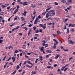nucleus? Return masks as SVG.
Listing matches in <instances>:
<instances>
[{
    "label": "nucleus",
    "instance_id": "1",
    "mask_svg": "<svg viewBox=\"0 0 75 75\" xmlns=\"http://www.w3.org/2000/svg\"><path fill=\"white\" fill-rule=\"evenodd\" d=\"M53 40L54 41V42H56V44L55 43H54V46H53V47L55 49V48H56V47H57V46H55L57 45L58 43V42L57 41V40H56L55 39H53Z\"/></svg>",
    "mask_w": 75,
    "mask_h": 75
},
{
    "label": "nucleus",
    "instance_id": "2",
    "mask_svg": "<svg viewBox=\"0 0 75 75\" xmlns=\"http://www.w3.org/2000/svg\"><path fill=\"white\" fill-rule=\"evenodd\" d=\"M68 41L69 44H75V42H73L72 40H69Z\"/></svg>",
    "mask_w": 75,
    "mask_h": 75
},
{
    "label": "nucleus",
    "instance_id": "3",
    "mask_svg": "<svg viewBox=\"0 0 75 75\" xmlns=\"http://www.w3.org/2000/svg\"><path fill=\"white\" fill-rule=\"evenodd\" d=\"M54 11L52 10L50 11V12H52L51 13V14H52V16H54V15H55V12Z\"/></svg>",
    "mask_w": 75,
    "mask_h": 75
},
{
    "label": "nucleus",
    "instance_id": "4",
    "mask_svg": "<svg viewBox=\"0 0 75 75\" xmlns=\"http://www.w3.org/2000/svg\"><path fill=\"white\" fill-rule=\"evenodd\" d=\"M44 47H41V48H39L40 50V51L41 52H42V51H44Z\"/></svg>",
    "mask_w": 75,
    "mask_h": 75
},
{
    "label": "nucleus",
    "instance_id": "5",
    "mask_svg": "<svg viewBox=\"0 0 75 75\" xmlns=\"http://www.w3.org/2000/svg\"><path fill=\"white\" fill-rule=\"evenodd\" d=\"M31 7L32 8H35L36 7V6H35V5L33 4H31Z\"/></svg>",
    "mask_w": 75,
    "mask_h": 75
},
{
    "label": "nucleus",
    "instance_id": "6",
    "mask_svg": "<svg viewBox=\"0 0 75 75\" xmlns=\"http://www.w3.org/2000/svg\"><path fill=\"white\" fill-rule=\"evenodd\" d=\"M33 66V64L31 66H30L29 65L27 64L26 65V67H28V68H31Z\"/></svg>",
    "mask_w": 75,
    "mask_h": 75
},
{
    "label": "nucleus",
    "instance_id": "7",
    "mask_svg": "<svg viewBox=\"0 0 75 75\" xmlns=\"http://www.w3.org/2000/svg\"><path fill=\"white\" fill-rule=\"evenodd\" d=\"M57 34H58V35H60L61 34V32L59 30H58L57 31Z\"/></svg>",
    "mask_w": 75,
    "mask_h": 75
},
{
    "label": "nucleus",
    "instance_id": "8",
    "mask_svg": "<svg viewBox=\"0 0 75 75\" xmlns=\"http://www.w3.org/2000/svg\"><path fill=\"white\" fill-rule=\"evenodd\" d=\"M12 60H13V62H14V61H16V58H14V57H13L12 58Z\"/></svg>",
    "mask_w": 75,
    "mask_h": 75
},
{
    "label": "nucleus",
    "instance_id": "9",
    "mask_svg": "<svg viewBox=\"0 0 75 75\" xmlns=\"http://www.w3.org/2000/svg\"><path fill=\"white\" fill-rule=\"evenodd\" d=\"M18 10L17 9H16L15 11L14 12V13H13V14H15L17 12H18Z\"/></svg>",
    "mask_w": 75,
    "mask_h": 75
},
{
    "label": "nucleus",
    "instance_id": "10",
    "mask_svg": "<svg viewBox=\"0 0 75 75\" xmlns=\"http://www.w3.org/2000/svg\"><path fill=\"white\" fill-rule=\"evenodd\" d=\"M27 62L29 64H30V65H33L32 63H30V61H27Z\"/></svg>",
    "mask_w": 75,
    "mask_h": 75
},
{
    "label": "nucleus",
    "instance_id": "11",
    "mask_svg": "<svg viewBox=\"0 0 75 75\" xmlns=\"http://www.w3.org/2000/svg\"><path fill=\"white\" fill-rule=\"evenodd\" d=\"M46 52H49V53H51L52 52V51L50 50H47Z\"/></svg>",
    "mask_w": 75,
    "mask_h": 75
},
{
    "label": "nucleus",
    "instance_id": "12",
    "mask_svg": "<svg viewBox=\"0 0 75 75\" xmlns=\"http://www.w3.org/2000/svg\"><path fill=\"white\" fill-rule=\"evenodd\" d=\"M59 57V54H58L57 55V56H56L55 57V59H57V58H58Z\"/></svg>",
    "mask_w": 75,
    "mask_h": 75
},
{
    "label": "nucleus",
    "instance_id": "13",
    "mask_svg": "<svg viewBox=\"0 0 75 75\" xmlns=\"http://www.w3.org/2000/svg\"><path fill=\"white\" fill-rule=\"evenodd\" d=\"M27 3H28V2H23V5H24L25 6H27Z\"/></svg>",
    "mask_w": 75,
    "mask_h": 75
},
{
    "label": "nucleus",
    "instance_id": "14",
    "mask_svg": "<svg viewBox=\"0 0 75 75\" xmlns=\"http://www.w3.org/2000/svg\"><path fill=\"white\" fill-rule=\"evenodd\" d=\"M61 1L63 3H66V1L65 0H62Z\"/></svg>",
    "mask_w": 75,
    "mask_h": 75
},
{
    "label": "nucleus",
    "instance_id": "15",
    "mask_svg": "<svg viewBox=\"0 0 75 75\" xmlns=\"http://www.w3.org/2000/svg\"><path fill=\"white\" fill-rule=\"evenodd\" d=\"M47 68H51V69H53V67H51V66H47Z\"/></svg>",
    "mask_w": 75,
    "mask_h": 75
},
{
    "label": "nucleus",
    "instance_id": "16",
    "mask_svg": "<svg viewBox=\"0 0 75 75\" xmlns=\"http://www.w3.org/2000/svg\"><path fill=\"white\" fill-rule=\"evenodd\" d=\"M25 45H23L22 46V48H23V49H25Z\"/></svg>",
    "mask_w": 75,
    "mask_h": 75
},
{
    "label": "nucleus",
    "instance_id": "17",
    "mask_svg": "<svg viewBox=\"0 0 75 75\" xmlns=\"http://www.w3.org/2000/svg\"><path fill=\"white\" fill-rule=\"evenodd\" d=\"M75 31V30L74 29H70V31L71 32H74Z\"/></svg>",
    "mask_w": 75,
    "mask_h": 75
},
{
    "label": "nucleus",
    "instance_id": "18",
    "mask_svg": "<svg viewBox=\"0 0 75 75\" xmlns=\"http://www.w3.org/2000/svg\"><path fill=\"white\" fill-rule=\"evenodd\" d=\"M37 23H38V21H35L34 23V24H37Z\"/></svg>",
    "mask_w": 75,
    "mask_h": 75
},
{
    "label": "nucleus",
    "instance_id": "19",
    "mask_svg": "<svg viewBox=\"0 0 75 75\" xmlns=\"http://www.w3.org/2000/svg\"><path fill=\"white\" fill-rule=\"evenodd\" d=\"M39 25L40 27H43V26H44V25H43V24H39Z\"/></svg>",
    "mask_w": 75,
    "mask_h": 75
},
{
    "label": "nucleus",
    "instance_id": "20",
    "mask_svg": "<svg viewBox=\"0 0 75 75\" xmlns=\"http://www.w3.org/2000/svg\"><path fill=\"white\" fill-rule=\"evenodd\" d=\"M20 68V66H19V65H18L16 67V69H18Z\"/></svg>",
    "mask_w": 75,
    "mask_h": 75
},
{
    "label": "nucleus",
    "instance_id": "21",
    "mask_svg": "<svg viewBox=\"0 0 75 75\" xmlns=\"http://www.w3.org/2000/svg\"><path fill=\"white\" fill-rule=\"evenodd\" d=\"M38 32H39V31H38V29H37L36 30H35V33H38Z\"/></svg>",
    "mask_w": 75,
    "mask_h": 75
},
{
    "label": "nucleus",
    "instance_id": "22",
    "mask_svg": "<svg viewBox=\"0 0 75 75\" xmlns=\"http://www.w3.org/2000/svg\"><path fill=\"white\" fill-rule=\"evenodd\" d=\"M23 28H24V29H25V30H26V31L27 30H28V28H26V27H24Z\"/></svg>",
    "mask_w": 75,
    "mask_h": 75
},
{
    "label": "nucleus",
    "instance_id": "23",
    "mask_svg": "<svg viewBox=\"0 0 75 75\" xmlns=\"http://www.w3.org/2000/svg\"><path fill=\"white\" fill-rule=\"evenodd\" d=\"M10 48H12V50H13V47H12V46H10L8 47V49L10 50Z\"/></svg>",
    "mask_w": 75,
    "mask_h": 75
},
{
    "label": "nucleus",
    "instance_id": "24",
    "mask_svg": "<svg viewBox=\"0 0 75 75\" xmlns=\"http://www.w3.org/2000/svg\"><path fill=\"white\" fill-rule=\"evenodd\" d=\"M50 55H51V54H50L49 55H47L46 56V58H48V57H49V56H50Z\"/></svg>",
    "mask_w": 75,
    "mask_h": 75
},
{
    "label": "nucleus",
    "instance_id": "25",
    "mask_svg": "<svg viewBox=\"0 0 75 75\" xmlns=\"http://www.w3.org/2000/svg\"><path fill=\"white\" fill-rule=\"evenodd\" d=\"M4 5L5 7H7V6H9V4H5Z\"/></svg>",
    "mask_w": 75,
    "mask_h": 75
},
{
    "label": "nucleus",
    "instance_id": "26",
    "mask_svg": "<svg viewBox=\"0 0 75 75\" xmlns=\"http://www.w3.org/2000/svg\"><path fill=\"white\" fill-rule=\"evenodd\" d=\"M65 67L64 66H63L62 69H61V70H64V68H65Z\"/></svg>",
    "mask_w": 75,
    "mask_h": 75
},
{
    "label": "nucleus",
    "instance_id": "27",
    "mask_svg": "<svg viewBox=\"0 0 75 75\" xmlns=\"http://www.w3.org/2000/svg\"><path fill=\"white\" fill-rule=\"evenodd\" d=\"M18 52V51L17 50H16L15 51V52L14 53V54H16V53H17V52Z\"/></svg>",
    "mask_w": 75,
    "mask_h": 75
},
{
    "label": "nucleus",
    "instance_id": "28",
    "mask_svg": "<svg viewBox=\"0 0 75 75\" xmlns=\"http://www.w3.org/2000/svg\"><path fill=\"white\" fill-rule=\"evenodd\" d=\"M46 18H48V17H49V15L47 14V13L46 14Z\"/></svg>",
    "mask_w": 75,
    "mask_h": 75
},
{
    "label": "nucleus",
    "instance_id": "29",
    "mask_svg": "<svg viewBox=\"0 0 75 75\" xmlns=\"http://www.w3.org/2000/svg\"><path fill=\"white\" fill-rule=\"evenodd\" d=\"M47 12H48V11L46 12H44L42 13V15H43V16L45 15V14L47 13Z\"/></svg>",
    "mask_w": 75,
    "mask_h": 75
},
{
    "label": "nucleus",
    "instance_id": "30",
    "mask_svg": "<svg viewBox=\"0 0 75 75\" xmlns=\"http://www.w3.org/2000/svg\"><path fill=\"white\" fill-rule=\"evenodd\" d=\"M33 28L34 30H36V27L34 26L33 27Z\"/></svg>",
    "mask_w": 75,
    "mask_h": 75
},
{
    "label": "nucleus",
    "instance_id": "31",
    "mask_svg": "<svg viewBox=\"0 0 75 75\" xmlns=\"http://www.w3.org/2000/svg\"><path fill=\"white\" fill-rule=\"evenodd\" d=\"M48 44H46V45L45 46V47L46 48L47 47H48Z\"/></svg>",
    "mask_w": 75,
    "mask_h": 75
},
{
    "label": "nucleus",
    "instance_id": "32",
    "mask_svg": "<svg viewBox=\"0 0 75 75\" xmlns=\"http://www.w3.org/2000/svg\"><path fill=\"white\" fill-rule=\"evenodd\" d=\"M52 35H53V36L54 37H55L57 36V35L54 34H53Z\"/></svg>",
    "mask_w": 75,
    "mask_h": 75
},
{
    "label": "nucleus",
    "instance_id": "33",
    "mask_svg": "<svg viewBox=\"0 0 75 75\" xmlns=\"http://www.w3.org/2000/svg\"><path fill=\"white\" fill-rule=\"evenodd\" d=\"M36 73H37V71H35L33 72V73L32 74H33V75H34V74H36Z\"/></svg>",
    "mask_w": 75,
    "mask_h": 75
},
{
    "label": "nucleus",
    "instance_id": "34",
    "mask_svg": "<svg viewBox=\"0 0 75 75\" xmlns=\"http://www.w3.org/2000/svg\"><path fill=\"white\" fill-rule=\"evenodd\" d=\"M69 28H67V33L68 34L69 33Z\"/></svg>",
    "mask_w": 75,
    "mask_h": 75
},
{
    "label": "nucleus",
    "instance_id": "35",
    "mask_svg": "<svg viewBox=\"0 0 75 75\" xmlns=\"http://www.w3.org/2000/svg\"><path fill=\"white\" fill-rule=\"evenodd\" d=\"M68 69V67H67L66 68H65L64 69V72H65V71H67V70Z\"/></svg>",
    "mask_w": 75,
    "mask_h": 75
},
{
    "label": "nucleus",
    "instance_id": "36",
    "mask_svg": "<svg viewBox=\"0 0 75 75\" xmlns=\"http://www.w3.org/2000/svg\"><path fill=\"white\" fill-rule=\"evenodd\" d=\"M47 7L48 8H49L50 9H51V8L50 6H47Z\"/></svg>",
    "mask_w": 75,
    "mask_h": 75
},
{
    "label": "nucleus",
    "instance_id": "37",
    "mask_svg": "<svg viewBox=\"0 0 75 75\" xmlns=\"http://www.w3.org/2000/svg\"><path fill=\"white\" fill-rule=\"evenodd\" d=\"M1 7L2 8H5V5H1Z\"/></svg>",
    "mask_w": 75,
    "mask_h": 75
},
{
    "label": "nucleus",
    "instance_id": "38",
    "mask_svg": "<svg viewBox=\"0 0 75 75\" xmlns=\"http://www.w3.org/2000/svg\"><path fill=\"white\" fill-rule=\"evenodd\" d=\"M17 16H16L15 17V18H14V21H15V20H17Z\"/></svg>",
    "mask_w": 75,
    "mask_h": 75
},
{
    "label": "nucleus",
    "instance_id": "39",
    "mask_svg": "<svg viewBox=\"0 0 75 75\" xmlns=\"http://www.w3.org/2000/svg\"><path fill=\"white\" fill-rule=\"evenodd\" d=\"M17 72L16 71H15L13 72L12 73V74H16V73Z\"/></svg>",
    "mask_w": 75,
    "mask_h": 75
},
{
    "label": "nucleus",
    "instance_id": "40",
    "mask_svg": "<svg viewBox=\"0 0 75 75\" xmlns=\"http://www.w3.org/2000/svg\"><path fill=\"white\" fill-rule=\"evenodd\" d=\"M16 7H17V9H17L18 10V8H20V6H17Z\"/></svg>",
    "mask_w": 75,
    "mask_h": 75
},
{
    "label": "nucleus",
    "instance_id": "41",
    "mask_svg": "<svg viewBox=\"0 0 75 75\" xmlns=\"http://www.w3.org/2000/svg\"><path fill=\"white\" fill-rule=\"evenodd\" d=\"M42 28H43V29H45V28H46V26H43Z\"/></svg>",
    "mask_w": 75,
    "mask_h": 75
},
{
    "label": "nucleus",
    "instance_id": "42",
    "mask_svg": "<svg viewBox=\"0 0 75 75\" xmlns=\"http://www.w3.org/2000/svg\"><path fill=\"white\" fill-rule=\"evenodd\" d=\"M57 72H61V71H60V69H59L58 68V70H57Z\"/></svg>",
    "mask_w": 75,
    "mask_h": 75
},
{
    "label": "nucleus",
    "instance_id": "43",
    "mask_svg": "<svg viewBox=\"0 0 75 75\" xmlns=\"http://www.w3.org/2000/svg\"><path fill=\"white\" fill-rule=\"evenodd\" d=\"M71 27H75V25L74 24H73L71 25Z\"/></svg>",
    "mask_w": 75,
    "mask_h": 75
},
{
    "label": "nucleus",
    "instance_id": "44",
    "mask_svg": "<svg viewBox=\"0 0 75 75\" xmlns=\"http://www.w3.org/2000/svg\"><path fill=\"white\" fill-rule=\"evenodd\" d=\"M67 1H68L69 3H71L72 2V0H67Z\"/></svg>",
    "mask_w": 75,
    "mask_h": 75
},
{
    "label": "nucleus",
    "instance_id": "45",
    "mask_svg": "<svg viewBox=\"0 0 75 75\" xmlns=\"http://www.w3.org/2000/svg\"><path fill=\"white\" fill-rule=\"evenodd\" d=\"M42 29H40L39 30V31L40 32V33H42Z\"/></svg>",
    "mask_w": 75,
    "mask_h": 75
},
{
    "label": "nucleus",
    "instance_id": "46",
    "mask_svg": "<svg viewBox=\"0 0 75 75\" xmlns=\"http://www.w3.org/2000/svg\"><path fill=\"white\" fill-rule=\"evenodd\" d=\"M26 24V23H24V24H23L21 26V27H22V26H24V25H25Z\"/></svg>",
    "mask_w": 75,
    "mask_h": 75
},
{
    "label": "nucleus",
    "instance_id": "47",
    "mask_svg": "<svg viewBox=\"0 0 75 75\" xmlns=\"http://www.w3.org/2000/svg\"><path fill=\"white\" fill-rule=\"evenodd\" d=\"M54 4L55 5H58V4L55 2H54Z\"/></svg>",
    "mask_w": 75,
    "mask_h": 75
},
{
    "label": "nucleus",
    "instance_id": "48",
    "mask_svg": "<svg viewBox=\"0 0 75 75\" xmlns=\"http://www.w3.org/2000/svg\"><path fill=\"white\" fill-rule=\"evenodd\" d=\"M3 40H0V43L1 44H2V42H3Z\"/></svg>",
    "mask_w": 75,
    "mask_h": 75
},
{
    "label": "nucleus",
    "instance_id": "49",
    "mask_svg": "<svg viewBox=\"0 0 75 75\" xmlns=\"http://www.w3.org/2000/svg\"><path fill=\"white\" fill-rule=\"evenodd\" d=\"M72 58H73V57H70V58H69V61H71V60L72 59Z\"/></svg>",
    "mask_w": 75,
    "mask_h": 75
},
{
    "label": "nucleus",
    "instance_id": "50",
    "mask_svg": "<svg viewBox=\"0 0 75 75\" xmlns=\"http://www.w3.org/2000/svg\"><path fill=\"white\" fill-rule=\"evenodd\" d=\"M53 66L54 67H57V64H54V65Z\"/></svg>",
    "mask_w": 75,
    "mask_h": 75
},
{
    "label": "nucleus",
    "instance_id": "51",
    "mask_svg": "<svg viewBox=\"0 0 75 75\" xmlns=\"http://www.w3.org/2000/svg\"><path fill=\"white\" fill-rule=\"evenodd\" d=\"M42 45H43V46H45V45H46V44H45L44 43H42Z\"/></svg>",
    "mask_w": 75,
    "mask_h": 75
},
{
    "label": "nucleus",
    "instance_id": "52",
    "mask_svg": "<svg viewBox=\"0 0 75 75\" xmlns=\"http://www.w3.org/2000/svg\"><path fill=\"white\" fill-rule=\"evenodd\" d=\"M23 55V53H21L20 54V57H21L22 56V55Z\"/></svg>",
    "mask_w": 75,
    "mask_h": 75
},
{
    "label": "nucleus",
    "instance_id": "53",
    "mask_svg": "<svg viewBox=\"0 0 75 75\" xmlns=\"http://www.w3.org/2000/svg\"><path fill=\"white\" fill-rule=\"evenodd\" d=\"M11 59V57H9V58L8 59V60H7V61H10V59Z\"/></svg>",
    "mask_w": 75,
    "mask_h": 75
},
{
    "label": "nucleus",
    "instance_id": "54",
    "mask_svg": "<svg viewBox=\"0 0 75 75\" xmlns=\"http://www.w3.org/2000/svg\"><path fill=\"white\" fill-rule=\"evenodd\" d=\"M66 17H68V18H71V17L69 16V15L66 16Z\"/></svg>",
    "mask_w": 75,
    "mask_h": 75
},
{
    "label": "nucleus",
    "instance_id": "55",
    "mask_svg": "<svg viewBox=\"0 0 75 75\" xmlns=\"http://www.w3.org/2000/svg\"><path fill=\"white\" fill-rule=\"evenodd\" d=\"M68 20V18H67L65 20V22H66V21H67Z\"/></svg>",
    "mask_w": 75,
    "mask_h": 75
},
{
    "label": "nucleus",
    "instance_id": "56",
    "mask_svg": "<svg viewBox=\"0 0 75 75\" xmlns=\"http://www.w3.org/2000/svg\"><path fill=\"white\" fill-rule=\"evenodd\" d=\"M32 25H33V24H30L29 25V27H31L32 26Z\"/></svg>",
    "mask_w": 75,
    "mask_h": 75
},
{
    "label": "nucleus",
    "instance_id": "57",
    "mask_svg": "<svg viewBox=\"0 0 75 75\" xmlns=\"http://www.w3.org/2000/svg\"><path fill=\"white\" fill-rule=\"evenodd\" d=\"M65 60V59H63L62 60V62L64 63V61Z\"/></svg>",
    "mask_w": 75,
    "mask_h": 75
},
{
    "label": "nucleus",
    "instance_id": "58",
    "mask_svg": "<svg viewBox=\"0 0 75 75\" xmlns=\"http://www.w3.org/2000/svg\"><path fill=\"white\" fill-rule=\"evenodd\" d=\"M38 18L40 19L41 18V16H40V15H39V16H38Z\"/></svg>",
    "mask_w": 75,
    "mask_h": 75
},
{
    "label": "nucleus",
    "instance_id": "59",
    "mask_svg": "<svg viewBox=\"0 0 75 75\" xmlns=\"http://www.w3.org/2000/svg\"><path fill=\"white\" fill-rule=\"evenodd\" d=\"M49 60H50V62H52V59H49Z\"/></svg>",
    "mask_w": 75,
    "mask_h": 75
},
{
    "label": "nucleus",
    "instance_id": "60",
    "mask_svg": "<svg viewBox=\"0 0 75 75\" xmlns=\"http://www.w3.org/2000/svg\"><path fill=\"white\" fill-rule=\"evenodd\" d=\"M38 17H37V18H36L35 21H38Z\"/></svg>",
    "mask_w": 75,
    "mask_h": 75
},
{
    "label": "nucleus",
    "instance_id": "61",
    "mask_svg": "<svg viewBox=\"0 0 75 75\" xmlns=\"http://www.w3.org/2000/svg\"><path fill=\"white\" fill-rule=\"evenodd\" d=\"M71 25H72V23H70V24H69V27H71Z\"/></svg>",
    "mask_w": 75,
    "mask_h": 75
},
{
    "label": "nucleus",
    "instance_id": "62",
    "mask_svg": "<svg viewBox=\"0 0 75 75\" xmlns=\"http://www.w3.org/2000/svg\"><path fill=\"white\" fill-rule=\"evenodd\" d=\"M42 42H44V43H46V42H45L44 40H43L42 41Z\"/></svg>",
    "mask_w": 75,
    "mask_h": 75
},
{
    "label": "nucleus",
    "instance_id": "63",
    "mask_svg": "<svg viewBox=\"0 0 75 75\" xmlns=\"http://www.w3.org/2000/svg\"><path fill=\"white\" fill-rule=\"evenodd\" d=\"M14 24H12L10 25V27H13V26H14Z\"/></svg>",
    "mask_w": 75,
    "mask_h": 75
},
{
    "label": "nucleus",
    "instance_id": "64",
    "mask_svg": "<svg viewBox=\"0 0 75 75\" xmlns=\"http://www.w3.org/2000/svg\"><path fill=\"white\" fill-rule=\"evenodd\" d=\"M52 23H48V25H52Z\"/></svg>",
    "mask_w": 75,
    "mask_h": 75
}]
</instances>
